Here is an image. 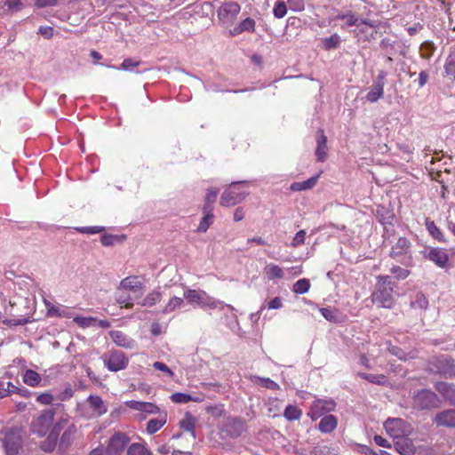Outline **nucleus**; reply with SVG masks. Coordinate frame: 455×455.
Returning <instances> with one entry per match:
<instances>
[{
    "instance_id": "5701e85b",
    "label": "nucleus",
    "mask_w": 455,
    "mask_h": 455,
    "mask_svg": "<svg viewBox=\"0 0 455 455\" xmlns=\"http://www.w3.org/2000/svg\"><path fill=\"white\" fill-rule=\"evenodd\" d=\"M316 140L315 155L318 161L323 162L327 156V137L324 135L323 131L321 130L317 132Z\"/></svg>"
},
{
    "instance_id": "f8f14e48",
    "label": "nucleus",
    "mask_w": 455,
    "mask_h": 455,
    "mask_svg": "<svg viewBox=\"0 0 455 455\" xmlns=\"http://www.w3.org/2000/svg\"><path fill=\"white\" fill-rule=\"evenodd\" d=\"M87 405L91 411L84 413V416L88 418L99 417L107 412L103 400L98 395H90L87 399Z\"/></svg>"
},
{
    "instance_id": "052dcab7",
    "label": "nucleus",
    "mask_w": 455,
    "mask_h": 455,
    "mask_svg": "<svg viewBox=\"0 0 455 455\" xmlns=\"http://www.w3.org/2000/svg\"><path fill=\"white\" fill-rule=\"evenodd\" d=\"M77 230L83 234H97V233L101 232L103 230V228L99 227V226L82 227V228H77Z\"/></svg>"
},
{
    "instance_id": "338daca9",
    "label": "nucleus",
    "mask_w": 455,
    "mask_h": 455,
    "mask_svg": "<svg viewBox=\"0 0 455 455\" xmlns=\"http://www.w3.org/2000/svg\"><path fill=\"white\" fill-rule=\"evenodd\" d=\"M117 240V237L115 236V235H103L101 236V243L104 245V246H109V245H112L115 241Z\"/></svg>"
},
{
    "instance_id": "ea45409f",
    "label": "nucleus",
    "mask_w": 455,
    "mask_h": 455,
    "mask_svg": "<svg viewBox=\"0 0 455 455\" xmlns=\"http://www.w3.org/2000/svg\"><path fill=\"white\" fill-rule=\"evenodd\" d=\"M302 415V411L294 405H288L283 412L284 418L289 420H297Z\"/></svg>"
},
{
    "instance_id": "1a4fd4ad",
    "label": "nucleus",
    "mask_w": 455,
    "mask_h": 455,
    "mask_svg": "<svg viewBox=\"0 0 455 455\" xmlns=\"http://www.w3.org/2000/svg\"><path fill=\"white\" fill-rule=\"evenodd\" d=\"M335 403L329 399V400H322L318 399L315 400L309 411L307 412V416L310 417L313 420H316L320 417H322L323 414L332 411L335 409Z\"/></svg>"
},
{
    "instance_id": "774afa93",
    "label": "nucleus",
    "mask_w": 455,
    "mask_h": 455,
    "mask_svg": "<svg viewBox=\"0 0 455 455\" xmlns=\"http://www.w3.org/2000/svg\"><path fill=\"white\" fill-rule=\"evenodd\" d=\"M73 395V390L72 388L68 386L67 387L64 391L59 395V399L61 400V401H64V400H67V399H69L71 396Z\"/></svg>"
},
{
    "instance_id": "b1692460",
    "label": "nucleus",
    "mask_w": 455,
    "mask_h": 455,
    "mask_svg": "<svg viewBox=\"0 0 455 455\" xmlns=\"http://www.w3.org/2000/svg\"><path fill=\"white\" fill-rule=\"evenodd\" d=\"M435 422L438 426L455 427V410L445 411L436 415Z\"/></svg>"
},
{
    "instance_id": "37998d69",
    "label": "nucleus",
    "mask_w": 455,
    "mask_h": 455,
    "mask_svg": "<svg viewBox=\"0 0 455 455\" xmlns=\"http://www.w3.org/2000/svg\"><path fill=\"white\" fill-rule=\"evenodd\" d=\"M310 288V283L307 279H299L293 284L292 291L298 294H304L308 291Z\"/></svg>"
},
{
    "instance_id": "ddd939ff",
    "label": "nucleus",
    "mask_w": 455,
    "mask_h": 455,
    "mask_svg": "<svg viewBox=\"0 0 455 455\" xmlns=\"http://www.w3.org/2000/svg\"><path fill=\"white\" fill-rule=\"evenodd\" d=\"M129 439L124 434L116 433L109 440L107 451L108 455H116L118 452L122 451L126 444L128 443Z\"/></svg>"
},
{
    "instance_id": "603ef678",
    "label": "nucleus",
    "mask_w": 455,
    "mask_h": 455,
    "mask_svg": "<svg viewBox=\"0 0 455 455\" xmlns=\"http://www.w3.org/2000/svg\"><path fill=\"white\" fill-rule=\"evenodd\" d=\"M76 432V427L75 424L71 423L67 427V429L64 431L62 436H61V442L62 443H69V441L72 439L73 435Z\"/></svg>"
},
{
    "instance_id": "393cba45",
    "label": "nucleus",
    "mask_w": 455,
    "mask_h": 455,
    "mask_svg": "<svg viewBox=\"0 0 455 455\" xmlns=\"http://www.w3.org/2000/svg\"><path fill=\"white\" fill-rule=\"evenodd\" d=\"M255 30V21L251 18H246L237 26L230 30L232 36H237L243 32H253Z\"/></svg>"
},
{
    "instance_id": "6e6552de",
    "label": "nucleus",
    "mask_w": 455,
    "mask_h": 455,
    "mask_svg": "<svg viewBox=\"0 0 455 455\" xmlns=\"http://www.w3.org/2000/svg\"><path fill=\"white\" fill-rule=\"evenodd\" d=\"M120 291H126L132 294L134 299L140 298L144 292V285L138 276H128L123 279L120 283Z\"/></svg>"
},
{
    "instance_id": "cd10ccee",
    "label": "nucleus",
    "mask_w": 455,
    "mask_h": 455,
    "mask_svg": "<svg viewBox=\"0 0 455 455\" xmlns=\"http://www.w3.org/2000/svg\"><path fill=\"white\" fill-rule=\"evenodd\" d=\"M264 274L268 280L282 279L284 276V270L276 264L269 263L265 266Z\"/></svg>"
},
{
    "instance_id": "2f4dec72",
    "label": "nucleus",
    "mask_w": 455,
    "mask_h": 455,
    "mask_svg": "<svg viewBox=\"0 0 455 455\" xmlns=\"http://www.w3.org/2000/svg\"><path fill=\"white\" fill-rule=\"evenodd\" d=\"M116 299L118 304L126 308H131L133 306L132 301L134 299L132 297V294L126 291H120V285L117 287L116 291Z\"/></svg>"
},
{
    "instance_id": "0eeeda50",
    "label": "nucleus",
    "mask_w": 455,
    "mask_h": 455,
    "mask_svg": "<svg viewBox=\"0 0 455 455\" xmlns=\"http://www.w3.org/2000/svg\"><path fill=\"white\" fill-rule=\"evenodd\" d=\"M360 4L361 0H351L349 4V9L339 12L336 16L333 17V20H344L345 25L347 27L358 26L360 20L358 17L357 8L359 7Z\"/></svg>"
},
{
    "instance_id": "20e7f679",
    "label": "nucleus",
    "mask_w": 455,
    "mask_h": 455,
    "mask_svg": "<svg viewBox=\"0 0 455 455\" xmlns=\"http://www.w3.org/2000/svg\"><path fill=\"white\" fill-rule=\"evenodd\" d=\"M54 419V411L52 410H44L33 419L30 429L33 434L42 437L50 434Z\"/></svg>"
},
{
    "instance_id": "423d86ee",
    "label": "nucleus",
    "mask_w": 455,
    "mask_h": 455,
    "mask_svg": "<svg viewBox=\"0 0 455 455\" xmlns=\"http://www.w3.org/2000/svg\"><path fill=\"white\" fill-rule=\"evenodd\" d=\"M384 427L387 435L391 437L399 439L411 433V427L404 420L398 418L388 419L384 423Z\"/></svg>"
},
{
    "instance_id": "aec40b11",
    "label": "nucleus",
    "mask_w": 455,
    "mask_h": 455,
    "mask_svg": "<svg viewBox=\"0 0 455 455\" xmlns=\"http://www.w3.org/2000/svg\"><path fill=\"white\" fill-rule=\"evenodd\" d=\"M395 448L401 455H414L416 452V446L409 438H399L395 443Z\"/></svg>"
},
{
    "instance_id": "9b49d317",
    "label": "nucleus",
    "mask_w": 455,
    "mask_h": 455,
    "mask_svg": "<svg viewBox=\"0 0 455 455\" xmlns=\"http://www.w3.org/2000/svg\"><path fill=\"white\" fill-rule=\"evenodd\" d=\"M240 10L241 7L239 4L233 1H227L220 7L218 16L223 22H229L235 19Z\"/></svg>"
},
{
    "instance_id": "6ab92c4d",
    "label": "nucleus",
    "mask_w": 455,
    "mask_h": 455,
    "mask_svg": "<svg viewBox=\"0 0 455 455\" xmlns=\"http://www.w3.org/2000/svg\"><path fill=\"white\" fill-rule=\"evenodd\" d=\"M385 75L381 74L379 76V80L374 84L371 88L369 92L366 95V100L370 102H376L379 99H381L384 95V83L382 80L384 79Z\"/></svg>"
},
{
    "instance_id": "c756f323",
    "label": "nucleus",
    "mask_w": 455,
    "mask_h": 455,
    "mask_svg": "<svg viewBox=\"0 0 455 455\" xmlns=\"http://www.w3.org/2000/svg\"><path fill=\"white\" fill-rule=\"evenodd\" d=\"M338 424V420L333 415L324 416L319 422L318 428L322 433L332 432Z\"/></svg>"
},
{
    "instance_id": "bf43d9fd",
    "label": "nucleus",
    "mask_w": 455,
    "mask_h": 455,
    "mask_svg": "<svg viewBox=\"0 0 455 455\" xmlns=\"http://www.w3.org/2000/svg\"><path fill=\"white\" fill-rule=\"evenodd\" d=\"M322 315L328 321L335 322L337 320L336 312L331 308H321Z\"/></svg>"
},
{
    "instance_id": "e433bc0d",
    "label": "nucleus",
    "mask_w": 455,
    "mask_h": 455,
    "mask_svg": "<svg viewBox=\"0 0 455 455\" xmlns=\"http://www.w3.org/2000/svg\"><path fill=\"white\" fill-rule=\"evenodd\" d=\"M166 422L165 416L158 418V419H150L147 424V432L149 435H152L158 431L160 428L164 427V425Z\"/></svg>"
},
{
    "instance_id": "2eb2a0df",
    "label": "nucleus",
    "mask_w": 455,
    "mask_h": 455,
    "mask_svg": "<svg viewBox=\"0 0 455 455\" xmlns=\"http://www.w3.org/2000/svg\"><path fill=\"white\" fill-rule=\"evenodd\" d=\"M70 423V417L67 413H63L60 415L59 419L52 426V430L48 435V440L54 445L57 442L60 433L64 429L65 427H68Z\"/></svg>"
},
{
    "instance_id": "13d9d810",
    "label": "nucleus",
    "mask_w": 455,
    "mask_h": 455,
    "mask_svg": "<svg viewBox=\"0 0 455 455\" xmlns=\"http://www.w3.org/2000/svg\"><path fill=\"white\" fill-rule=\"evenodd\" d=\"M450 216L448 217V228L455 235V205L450 206Z\"/></svg>"
},
{
    "instance_id": "8fccbe9b",
    "label": "nucleus",
    "mask_w": 455,
    "mask_h": 455,
    "mask_svg": "<svg viewBox=\"0 0 455 455\" xmlns=\"http://www.w3.org/2000/svg\"><path fill=\"white\" fill-rule=\"evenodd\" d=\"M217 196H218L217 189H215V188L208 189L206 196H205L206 204L204 208V211H206L207 209H212L211 204L215 202Z\"/></svg>"
},
{
    "instance_id": "5fc2aeb1",
    "label": "nucleus",
    "mask_w": 455,
    "mask_h": 455,
    "mask_svg": "<svg viewBox=\"0 0 455 455\" xmlns=\"http://www.w3.org/2000/svg\"><path fill=\"white\" fill-rule=\"evenodd\" d=\"M390 272L394 274L398 280L405 279L410 275V271L408 269L402 268L398 266H394L390 269Z\"/></svg>"
},
{
    "instance_id": "f257e3e1",
    "label": "nucleus",
    "mask_w": 455,
    "mask_h": 455,
    "mask_svg": "<svg viewBox=\"0 0 455 455\" xmlns=\"http://www.w3.org/2000/svg\"><path fill=\"white\" fill-rule=\"evenodd\" d=\"M0 442L5 455H30L20 429L5 427L0 431Z\"/></svg>"
},
{
    "instance_id": "0e129e2a",
    "label": "nucleus",
    "mask_w": 455,
    "mask_h": 455,
    "mask_svg": "<svg viewBox=\"0 0 455 455\" xmlns=\"http://www.w3.org/2000/svg\"><path fill=\"white\" fill-rule=\"evenodd\" d=\"M139 65L138 61L133 60L132 59H125L121 64V69L123 70H132L133 68Z\"/></svg>"
},
{
    "instance_id": "4be33fe9",
    "label": "nucleus",
    "mask_w": 455,
    "mask_h": 455,
    "mask_svg": "<svg viewBox=\"0 0 455 455\" xmlns=\"http://www.w3.org/2000/svg\"><path fill=\"white\" fill-rule=\"evenodd\" d=\"M109 335L117 346L124 347L125 348H133L135 347V341L121 331H112Z\"/></svg>"
},
{
    "instance_id": "4d7b16f0",
    "label": "nucleus",
    "mask_w": 455,
    "mask_h": 455,
    "mask_svg": "<svg viewBox=\"0 0 455 455\" xmlns=\"http://www.w3.org/2000/svg\"><path fill=\"white\" fill-rule=\"evenodd\" d=\"M36 401L43 405H49L54 401V396L49 393H42L36 397Z\"/></svg>"
},
{
    "instance_id": "a211bd4d",
    "label": "nucleus",
    "mask_w": 455,
    "mask_h": 455,
    "mask_svg": "<svg viewBox=\"0 0 455 455\" xmlns=\"http://www.w3.org/2000/svg\"><path fill=\"white\" fill-rule=\"evenodd\" d=\"M411 249V243L405 237H400L392 246L390 256L394 259H399L403 255H406Z\"/></svg>"
},
{
    "instance_id": "a19ab883",
    "label": "nucleus",
    "mask_w": 455,
    "mask_h": 455,
    "mask_svg": "<svg viewBox=\"0 0 455 455\" xmlns=\"http://www.w3.org/2000/svg\"><path fill=\"white\" fill-rule=\"evenodd\" d=\"M359 376L371 383L378 385H385L387 383V378L385 375H377L371 373H359Z\"/></svg>"
},
{
    "instance_id": "e2e57ef3",
    "label": "nucleus",
    "mask_w": 455,
    "mask_h": 455,
    "mask_svg": "<svg viewBox=\"0 0 455 455\" xmlns=\"http://www.w3.org/2000/svg\"><path fill=\"white\" fill-rule=\"evenodd\" d=\"M268 309H280L283 307L282 299L275 297L269 300L267 304Z\"/></svg>"
},
{
    "instance_id": "c85d7f7f",
    "label": "nucleus",
    "mask_w": 455,
    "mask_h": 455,
    "mask_svg": "<svg viewBox=\"0 0 455 455\" xmlns=\"http://www.w3.org/2000/svg\"><path fill=\"white\" fill-rule=\"evenodd\" d=\"M243 422L238 419H231L227 422L226 431L231 437H236L243 431Z\"/></svg>"
},
{
    "instance_id": "09e8293b",
    "label": "nucleus",
    "mask_w": 455,
    "mask_h": 455,
    "mask_svg": "<svg viewBox=\"0 0 455 455\" xmlns=\"http://www.w3.org/2000/svg\"><path fill=\"white\" fill-rule=\"evenodd\" d=\"M427 299L421 293L417 294L415 299L411 302V307L414 308H427Z\"/></svg>"
},
{
    "instance_id": "4c0bfd02",
    "label": "nucleus",
    "mask_w": 455,
    "mask_h": 455,
    "mask_svg": "<svg viewBox=\"0 0 455 455\" xmlns=\"http://www.w3.org/2000/svg\"><path fill=\"white\" fill-rule=\"evenodd\" d=\"M251 379L254 384L259 385L271 390H275L279 387L278 384H276L269 378H260L258 376H253L251 378Z\"/></svg>"
},
{
    "instance_id": "c9c22d12",
    "label": "nucleus",
    "mask_w": 455,
    "mask_h": 455,
    "mask_svg": "<svg viewBox=\"0 0 455 455\" xmlns=\"http://www.w3.org/2000/svg\"><path fill=\"white\" fill-rule=\"evenodd\" d=\"M204 212H205V214L202 218L197 228V231L201 233H205L213 222V214L212 213V209H207L206 211Z\"/></svg>"
},
{
    "instance_id": "680f3d73",
    "label": "nucleus",
    "mask_w": 455,
    "mask_h": 455,
    "mask_svg": "<svg viewBox=\"0 0 455 455\" xmlns=\"http://www.w3.org/2000/svg\"><path fill=\"white\" fill-rule=\"evenodd\" d=\"M445 69L448 74L455 72V53L451 54L445 63Z\"/></svg>"
},
{
    "instance_id": "9d476101",
    "label": "nucleus",
    "mask_w": 455,
    "mask_h": 455,
    "mask_svg": "<svg viewBox=\"0 0 455 455\" xmlns=\"http://www.w3.org/2000/svg\"><path fill=\"white\" fill-rule=\"evenodd\" d=\"M104 363L109 371H117L126 367L128 360L121 351H113L104 356Z\"/></svg>"
},
{
    "instance_id": "a18cd8bd",
    "label": "nucleus",
    "mask_w": 455,
    "mask_h": 455,
    "mask_svg": "<svg viewBox=\"0 0 455 455\" xmlns=\"http://www.w3.org/2000/svg\"><path fill=\"white\" fill-rule=\"evenodd\" d=\"M74 322L83 328L96 326L97 319L93 317L76 316Z\"/></svg>"
},
{
    "instance_id": "3c124183",
    "label": "nucleus",
    "mask_w": 455,
    "mask_h": 455,
    "mask_svg": "<svg viewBox=\"0 0 455 455\" xmlns=\"http://www.w3.org/2000/svg\"><path fill=\"white\" fill-rule=\"evenodd\" d=\"M306 235L307 234L305 230H299V232H297L291 243V246L293 248H297L302 245L305 243Z\"/></svg>"
},
{
    "instance_id": "864d4df0",
    "label": "nucleus",
    "mask_w": 455,
    "mask_h": 455,
    "mask_svg": "<svg viewBox=\"0 0 455 455\" xmlns=\"http://www.w3.org/2000/svg\"><path fill=\"white\" fill-rule=\"evenodd\" d=\"M339 42L340 37L339 36V35L334 34L330 37L324 39L323 45L326 49L336 48L339 45Z\"/></svg>"
},
{
    "instance_id": "69168bd1",
    "label": "nucleus",
    "mask_w": 455,
    "mask_h": 455,
    "mask_svg": "<svg viewBox=\"0 0 455 455\" xmlns=\"http://www.w3.org/2000/svg\"><path fill=\"white\" fill-rule=\"evenodd\" d=\"M153 367H154L156 370L164 371V372H165V373H167L170 377H172V376H173V372H172V370H171L167 365H165L164 363H161V362H156V363H154Z\"/></svg>"
},
{
    "instance_id": "6e6d98bb",
    "label": "nucleus",
    "mask_w": 455,
    "mask_h": 455,
    "mask_svg": "<svg viewBox=\"0 0 455 455\" xmlns=\"http://www.w3.org/2000/svg\"><path fill=\"white\" fill-rule=\"evenodd\" d=\"M15 388L16 387L11 382H8L6 385L4 382H0V399L14 392Z\"/></svg>"
},
{
    "instance_id": "a878e982",
    "label": "nucleus",
    "mask_w": 455,
    "mask_h": 455,
    "mask_svg": "<svg viewBox=\"0 0 455 455\" xmlns=\"http://www.w3.org/2000/svg\"><path fill=\"white\" fill-rule=\"evenodd\" d=\"M319 177H320V174H317L315 176L311 177L310 179H308L307 180L293 182L291 185L290 189L291 191H296V192L309 190V189L313 188L317 184Z\"/></svg>"
},
{
    "instance_id": "7ed1b4c3",
    "label": "nucleus",
    "mask_w": 455,
    "mask_h": 455,
    "mask_svg": "<svg viewBox=\"0 0 455 455\" xmlns=\"http://www.w3.org/2000/svg\"><path fill=\"white\" fill-rule=\"evenodd\" d=\"M183 296L188 303L193 306H198L204 310L216 308L223 309L225 307H228L230 310L235 309L232 306L225 305L222 301L211 297L202 290L187 289L184 291Z\"/></svg>"
},
{
    "instance_id": "72a5a7b5",
    "label": "nucleus",
    "mask_w": 455,
    "mask_h": 455,
    "mask_svg": "<svg viewBox=\"0 0 455 455\" xmlns=\"http://www.w3.org/2000/svg\"><path fill=\"white\" fill-rule=\"evenodd\" d=\"M436 389L443 395L444 398L451 402H455V387L445 382L436 384Z\"/></svg>"
},
{
    "instance_id": "4468645a",
    "label": "nucleus",
    "mask_w": 455,
    "mask_h": 455,
    "mask_svg": "<svg viewBox=\"0 0 455 455\" xmlns=\"http://www.w3.org/2000/svg\"><path fill=\"white\" fill-rule=\"evenodd\" d=\"M70 423V417L67 413H63L60 415L59 419L52 426V430L48 435V440L54 445L57 442L60 433L64 429L65 427H68Z\"/></svg>"
},
{
    "instance_id": "f3484780",
    "label": "nucleus",
    "mask_w": 455,
    "mask_h": 455,
    "mask_svg": "<svg viewBox=\"0 0 455 455\" xmlns=\"http://www.w3.org/2000/svg\"><path fill=\"white\" fill-rule=\"evenodd\" d=\"M415 402L419 407L425 409L435 406L436 404L437 398L435 394L433 392L429 390H423L416 395Z\"/></svg>"
},
{
    "instance_id": "79ce46f5",
    "label": "nucleus",
    "mask_w": 455,
    "mask_h": 455,
    "mask_svg": "<svg viewBox=\"0 0 455 455\" xmlns=\"http://www.w3.org/2000/svg\"><path fill=\"white\" fill-rule=\"evenodd\" d=\"M128 455H150V451L143 443H132L127 451Z\"/></svg>"
},
{
    "instance_id": "bb28decb",
    "label": "nucleus",
    "mask_w": 455,
    "mask_h": 455,
    "mask_svg": "<svg viewBox=\"0 0 455 455\" xmlns=\"http://www.w3.org/2000/svg\"><path fill=\"white\" fill-rule=\"evenodd\" d=\"M185 306V301L182 298L180 297H171L169 300L166 302L164 307L162 309V313L164 315H169L178 309H181Z\"/></svg>"
},
{
    "instance_id": "dca6fc26",
    "label": "nucleus",
    "mask_w": 455,
    "mask_h": 455,
    "mask_svg": "<svg viewBox=\"0 0 455 455\" xmlns=\"http://www.w3.org/2000/svg\"><path fill=\"white\" fill-rule=\"evenodd\" d=\"M125 405L132 410L140 411L144 414H156L159 411V408L152 403L131 400L125 402Z\"/></svg>"
},
{
    "instance_id": "c03bdc74",
    "label": "nucleus",
    "mask_w": 455,
    "mask_h": 455,
    "mask_svg": "<svg viewBox=\"0 0 455 455\" xmlns=\"http://www.w3.org/2000/svg\"><path fill=\"white\" fill-rule=\"evenodd\" d=\"M195 425L196 419L190 413H186L185 418L180 421V427L184 430L191 432L193 435Z\"/></svg>"
},
{
    "instance_id": "f704fd0d",
    "label": "nucleus",
    "mask_w": 455,
    "mask_h": 455,
    "mask_svg": "<svg viewBox=\"0 0 455 455\" xmlns=\"http://www.w3.org/2000/svg\"><path fill=\"white\" fill-rule=\"evenodd\" d=\"M425 224L427 230L434 239L442 243L445 242V238L443 232L440 230L439 228H437L434 221L430 220L429 219H427Z\"/></svg>"
},
{
    "instance_id": "58836bf2",
    "label": "nucleus",
    "mask_w": 455,
    "mask_h": 455,
    "mask_svg": "<svg viewBox=\"0 0 455 455\" xmlns=\"http://www.w3.org/2000/svg\"><path fill=\"white\" fill-rule=\"evenodd\" d=\"M162 294L159 291H152L142 300L141 305L144 307H153L161 300Z\"/></svg>"
},
{
    "instance_id": "7c9ffc66",
    "label": "nucleus",
    "mask_w": 455,
    "mask_h": 455,
    "mask_svg": "<svg viewBox=\"0 0 455 455\" xmlns=\"http://www.w3.org/2000/svg\"><path fill=\"white\" fill-rule=\"evenodd\" d=\"M21 0H4L0 2V13L8 14L21 9Z\"/></svg>"
},
{
    "instance_id": "39448f33",
    "label": "nucleus",
    "mask_w": 455,
    "mask_h": 455,
    "mask_svg": "<svg viewBox=\"0 0 455 455\" xmlns=\"http://www.w3.org/2000/svg\"><path fill=\"white\" fill-rule=\"evenodd\" d=\"M247 195V191L233 184L222 193L220 203L225 207L234 206L244 200Z\"/></svg>"
},
{
    "instance_id": "49530a36",
    "label": "nucleus",
    "mask_w": 455,
    "mask_h": 455,
    "mask_svg": "<svg viewBox=\"0 0 455 455\" xmlns=\"http://www.w3.org/2000/svg\"><path fill=\"white\" fill-rule=\"evenodd\" d=\"M273 12L275 18L281 19L284 17L287 13L285 3L282 0L276 1L274 6Z\"/></svg>"
},
{
    "instance_id": "473e14b6",
    "label": "nucleus",
    "mask_w": 455,
    "mask_h": 455,
    "mask_svg": "<svg viewBox=\"0 0 455 455\" xmlns=\"http://www.w3.org/2000/svg\"><path fill=\"white\" fill-rule=\"evenodd\" d=\"M22 379L24 383L30 387H37L42 381L41 375L30 369L24 371Z\"/></svg>"
},
{
    "instance_id": "de8ad7c7",
    "label": "nucleus",
    "mask_w": 455,
    "mask_h": 455,
    "mask_svg": "<svg viewBox=\"0 0 455 455\" xmlns=\"http://www.w3.org/2000/svg\"><path fill=\"white\" fill-rule=\"evenodd\" d=\"M170 398L175 403H187L192 401L193 396L185 393H174Z\"/></svg>"
},
{
    "instance_id": "f03ea898",
    "label": "nucleus",
    "mask_w": 455,
    "mask_h": 455,
    "mask_svg": "<svg viewBox=\"0 0 455 455\" xmlns=\"http://www.w3.org/2000/svg\"><path fill=\"white\" fill-rule=\"evenodd\" d=\"M395 283L387 275L377 277L376 290L371 294V301L379 307L391 308L395 304L394 297Z\"/></svg>"
},
{
    "instance_id": "412c9836",
    "label": "nucleus",
    "mask_w": 455,
    "mask_h": 455,
    "mask_svg": "<svg viewBox=\"0 0 455 455\" xmlns=\"http://www.w3.org/2000/svg\"><path fill=\"white\" fill-rule=\"evenodd\" d=\"M427 258L441 267H444L449 259L446 251L440 248L431 249L428 252Z\"/></svg>"
}]
</instances>
